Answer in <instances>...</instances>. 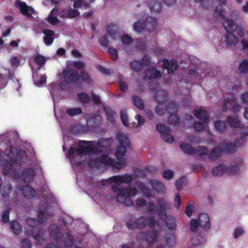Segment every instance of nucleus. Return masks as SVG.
I'll return each instance as SVG.
<instances>
[{"label":"nucleus","mask_w":248,"mask_h":248,"mask_svg":"<svg viewBox=\"0 0 248 248\" xmlns=\"http://www.w3.org/2000/svg\"><path fill=\"white\" fill-rule=\"evenodd\" d=\"M132 180V175L128 173L114 175L108 179L109 183H114L112 186V190L118 202L128 207L133 206L138 211L141 210L142 208L145 206L148 213L154 215L156 214V205L154 202H147L144 199L138 198L134 202L130 198L137 194L138 190L136 188L130 186L122 187L123 183L130 184Z\"/></svg>","instance_id":"obj_1"},{"label":"nucleus","mask_w":248,"mask_h":248,"mask_svg":"<svg viewBox=\"0 0 248 248\" xmlns=\"http://www.w3.org/2000/svg\"><path fill=\"white\" fill-rule=\"evenodd\" d=\"M117 140L120 145L117 147L115 153V156L117 161L104 155L94 159H90L88 162V165L90 167L96 168L99 166L100 163L111 166L112 167L117 169L123 168L125 165V160L124 156L127 151V149L130 148L131 144L128 137L122 132H118L117 134Z\"/></svg>","instance_id":"obj_2"},{"label":"nucleus","mask_w":248,"mask_h":248,"mask_svg":"<svg viewBox=\"0 0 248 248\" xmlns=\"http://www.w3.org/2000/svg\"><path fill=\"white\" fill-rule=\"evenodd\" d=\"M48 216V206L41 205L39 207L37 219L31 217L26 219L28 225L31 227V230L27 231V234L32 236L39 245H43L45 242L44 231L39 228V224L45 222Z\"/></svg>","instance_id":"obj_3"},{"label":"nucleus","mask_w":248,"mask_h":248,"mask_svg":"<svg viewBox=\"0 0 248 248\" xmlns=\"http://www.w3.org/2000/svg\"><path fill=\"white\" fill-rule=\"evenodd\" d=\"M10 160L4 159L1 161V165L4 167V172L5 175L8 174L9 170H12L16 165L19 166L23 165L27 160L26 153L22 150H18L10 146V150L7 154Z\"/></svg>","instance_id":"obj_4"},{"label":"nucleus","mask_w":248,"mask_h":248,"mask_svg":"<svg viewBox=\"0 0 248 248\" xmlns=\"http://www.w3.org/2000/svg\"><path fill=\"white\" fill-rule=\"evenodd\" d=\"M156 214L159 218L164 221L166 226L170 230H174L176 227L175 218L168 216L167 211L170 207V203L163 198L156 200Z\"/></svg>","instance_id":"obj_5"},{"label":"nucleus","mask_w":248,"mask_h":248,"mask_svg":"<svg viewBox=\"0 0 248 248\" xmlns=\"http://www.w3.org/2000/svg\"><path fill=\"white\" fill-rule=\"evenodd\" d=\"M156 220L154 215L151 217L141 216L135 219L133 222H126V225L130 229H143L146 226L150 228H155Z\"/></svg>","instance_id":"obj_6"},{"label":"nucleus","mask_w":248,"mask_h":248,"mask_svg":"<svg viewBox=\"0 0 248 248\" xmlns=\"http://www.w3.org/2000/svg\"><path fill=\"white\" fill-rule=\"evenodd\" d=\"M62 76L64 80L60 83V87L62 89H64L63 86L66 84H77L80 80L78 72L73 69H64L62 71Z\"/></svg>","instance_id":"obj_7"},{"label":"nucleus","mask_w":248,"mask_h":248,"mask_svg":"<svg viewBox=\"0 0 248 248\" xmlns=\"http://www.w3.org/2000/svg\"><path fill=\"white\" fill-rule=\"evenodd\" d=\"M85 140H79L78 141V148L71 147L67 153V156L72 161L73 157L74 155L78 154L79 156H83L86 155L90 154V145L83 143Z\"/></svg>","instance_id":"obj_8"},{"label":"nucleus","mask_w":248,"mask_h":248,"mask_svg":"<svg viewBox=\"0 0 248 248\" xmlns=\"http://www.w3.org/2000/svg\"><path fill=\"white\" fill-rule=\"evenodd\" d=\"M13 178L21 180L25 183H29L32 181L35 176V170L34 168H27L22 170L21 175L16 170L11 174Z\"/></svg>","instance_id":"obj_9"},{"label":"nucleus","mask_w":248,"mask_h":248,"mask_svg":"<svg viewBox=\"0 0 248 248\" xmlns=\"http://www.w3.org/2000/svg\"><path fill=\"white\" fill-rule=\"evenodd\" d=\"M245 141V137L243 136L240 139H236L234 143L222 144L220 146L221 147L223 154H231L235 152L237 147L242 146Z\"/></svg>","instance_id":"obj_10"},{"label":"nucleus","mask_w":248,"mask_h":248,"mask_svg":"<svg viewBox=\"0 0 248 248\" xmlns=\"http://www.w3.org/2000/svg\"><path fill=\"white\" fill-rule=\"evenodd\" d=\"M156 130L160 133L161 138L166 142L172 143L174 138L170 134V128L162 124H158L156 126Z\"/></svg>","instance_id":"obj_11"},{"label":"nucleus","mask_w":248,"mask_h":248,"mask_svg":"<svg viewBox=\"0 0 248 248\" xmlns=\"http://www.w3.org/2000/svg\"><path fill=\"white\" fill-rule=\"evenodd\" d=\"M64 242L62 247L58 244L55 245L54 244H49L47 245L45 248H73V246L74 242V239L73 235L70 234L68 232H66L63 234ZM75 248H82L79 246H76Z\"/></svg>","instance_id":"obj_12"},{"label":"nucleus","mask_w":248,"mask_h":248,"mask_svg":"<svg viewBox=\"0 0 248 248\" xmlns=\"http://www.w3.org/2000/svg\"><path fill=\"white\" fill-rule=\"evenodd\" d=\"M141 239L151 245L157 238L158 232L157 230L147 231L140 234Z\"/></svg>","instance_id":"obj_13"},{"label":"nucleus","mask_w":248,"mask_h":248,"mask_svg":"<svg viewBox=\"0 0 248 248\" xmlns=\"http://www.w3.org/2000/svg\"><path fill=\"white\" fill-rule=\"evenodd\" d=\"M50 236L56 241L59 243V239L62 236L61 229L60 227L55 224L50 225L48 230Z\"/></svg>","instance_id":"obj_14"},{"label":"nucleus","mask_w":248,"mask_h":248,"mask_svg":"<svg viewBox=\"0 0 248 248\" xmlns=\"http://www.w3.org/2000/svg\"><path fill=\"white\" fill-rule=\"evenodd\" d=\"M144 79H156L160 78L162 73L157 70L155 67L149 68L146 70L145 72Z\"/></svg>","instance_id":"obj_15"},{"label":"nucleus","mask_w":248,"mask_h":248,"mask_svg":"<svg viewBox=\"0 0 248 248\" xmlns=\"http://www.w3.org/2000/svg\"><path fill=\"white\" fill-rule=\"evenodd\" d=\"M198 221L201 223V227L203 230L208 231L211 227L210 218L206 214H201L199 216Z\"/></svg>","instance_id":"obj_16"},{"label":"nucleus","mask_w":248,"mask_h":248,"mask_svg":"<svg viewBox=\"0 0 248 248\" xmlns=\"http://www.w3.org/2000/svg\"><path fill=\"white\" fill-rule=\"evenodd\" d=\"M43 33L45 35L43 37L45 44L47 46L51 45L54 40L55 32L51 30L44 29Z\"/></svg>","instance_id":"obj_17"},{"label":"nucleus","mask_w":248,"mask_h":248,"mask_svg":"<svg viewBox=\"0 0 248 248\" xmlns=\"http://www.w3.org/2000/svg\"><path fill=\"white\" fill-rule=\"evenodd\" d=\"M238 41V38L233 32H228L224 36V42L228 46H235Z\"/></svg>","instance_id":"obj_18"},{"label":"nucleus","mask_w":248,"mask_h":248,"mask_svg":"<svg viewBox=\"0 0 248 248\" xmlns=\"http://www.w3.org/2000/svg\"><path fill=\"white\" fill-rule=\"evenodd\" d=\"M194 115L195 117L204 123H208L209 121L207 112L203 109L202 107L194 111Z\"/></svg>","instance_id":"obj_19"},{"label":"nucleus","mask_w":248,"mask_h":248,"mask_svg":"<svg viewBox=\"0 0 248 248\" xmlns=\"http://www.w3.org/2000/svg\"><path fill=\"white\" fill-rule=\"evenodd\" d=\"M163 64L164 68L168 70V73L169 74L173 73L178 67L175 62L166 59L163 60Z\"/></svg>","instance_id":"obj_20"},{"label":"nucleus","mask_w":248,"mask_h":248,"mask_svg":"<svg viewBox=\"0 0 248 248\" xmlns=\"http://www.w3.org/2000/svg\"><path fill=\"white\" fill-rule=\"evenodd\" d=\"M145 30L151 31L155 30L157 26V20L156 18L152 16H148L144 22Z\"/></svg>","instance_id":"obj_21"},{"label":"nucleus","mask_w":248,"mask_h":248,"mask_svg":"<svg viewBox=\"0 0 248 248\" xmlns=\"http://www.w3.org/2000/svg\"><path fill=\"white\" fill-rule=\"evenodd\" d=\"M168 96V93L162 90L157 91L154 95V98L158 105L164 104Z\"/></svg>","instance_id":"obj_22"},{"label":"nucleus","mask_w":248,"mask_h":248,"mask_svg":"<svg viewBox=\"0 0 248 248\" xmlns=\"http://www.w3.org/2000/svg\"><path fill=\"white\" fill-rule=\"evenodd\" d=\"M20 12L27 17H30L31 14L34 12V10L31 7H28L25 2H20L19 3Z\"/></svg>","instance_id":"obj_23"},{"label":"nucleus","mask_w":248,"mask_h":248,"mask_svg":"<svg viewBox=\"0 0 248 248\" xmlns=\"http://www.w3.org/2000/svg\"><path fill=\"white\" fill-rule=\"evenodd\" d=\"M223 27L228 32H233L237 29V25L231 19H227L223 23Z\"/></svg>","instance_id":"obj_24"},{"label":"nucleus","mask_w":248,"mask_h":248,"mask_svg":"<svg viewBox=\"0 0 248 248\" xmlns=\"http://www.w3.org/2000/svg\"><path fill=\"white\" fill-rule=\"evenodd\" d=\"M21 191L24 197L27 199H31L35 195L34 189L29 185L24 186L22 188Z\"/></svg>","instance_id":"obj_25"},{"label":"nucleus","mask_w":248,"mask_h":248,"mask_svg":"<svg viewBox=\"0 0 248 248\" xmlns=\"http://www.w3.org/2000/svg\"><path fill=\"white\" fill-rule=\"evenodd\" d=\"M227 170V166L223 164H219L213 168L212 173L213 176H219L222 175Z\"/></svg>","instance_id":"obj_26"},{"label":"nucleus","mask_w":248,"mask_h":248,"mask_svg":"<svg viewBox=\"0 0 248 248\" xmlns=\"http://www.w3.org/2000/svg\"><path fill=\"white\" fill-rule=\"evenodd\" d=\"M222 154L221 147L219 146V147L215 148L210 151L208 158L210 160L215 161L220 157Z\"/></svg>","instance_id":"obj_27"},{"label":"nucleus","mask_w":248,"mask_h":248,"mask_svg":"<svg viewBox=\"0 0 248 248\" xmlns=\"http://www.w3.org/2000/svg\"><path fill=\"white\" fill-rule=\"evenodd\" d=\"M226 120L230 126L234 128H240L241 127V121L237 116H228Z\"/></svg>","instance_id":"obj_28"},{"label":"nucleus","mask_w":248,"mask_h":248,"mask_svg":"<svg viewBox=\"0 0 248 248\" xmlns=\"http://www.w3.org/2000/svg\"><path fill=\"white\" fill-rule=\"evenodd\" d=\"M11 231L16 235L20 234L22 230V226L17 220H13L10 222Z\"/></svg>","instance_id":"obj_29"},{"label":"nucleus","mask_w":248,"mask_h":248,"mask_svg":"<svg viewBox=\"0 0 248 248\" xmlns=\"http://www.w3.org/2000/svg\"><path fill=\"white\" fill-rule=\"evenodd\" d=\"M215 128L220 133H223L228 129L227 124L225 122L218 120L214 123Z\"/></svg>","instance_id":"obj_30"},{"label":"nucleus","mask_w":248,"mask_h":248,"mask_svg":"<svg viewBox=\"0 0 248 248\" xmlns=\"http://www.w3.org/2000/svg\"><path fill=\"white\" fill-rule=\"evenodd\" d=\"M149 6L150 10L152 12L158 13L159 12L162 8L161 1H158L157 0H152L149 3Z\"/></svg>","instance_id":"obj_31"},{"label":"nucleus","mask_w":248,"mask_h":248,"mask_svg":"<svg viewBox=\"0 0 248 248\" xmlns=\"http://www.w3.org/2000/svg\"><path fill=\"white\" fill-rule=\"evenodd\" d=\"M181 150L185 154L192 155L195 154V148L186 143H182L180 145Z\"/></svg>","instance_id":"obj_32"},{"label":"nucleus","mask_w":248,"mask_h":248,"mask_svg":"<svg viewBox=\"0 0 248 248\" xmlns=\"http://www.w3.org/2000/svg\"><path fill=\"white\" fill-rule=\"evenodd\" d=\"M150 184L152 188L156 192H162L164 189V186L163 184L157 180H152Z\"/></svg>","instance_id":"obj_33"},{"label":"nucleus","mask_w":248,"mask_h":248,"mask_svg":"<svg viewBox=\"0 0 248 248\" xmlns=\"http://www.w3.org/2000/svg\"><path fill=\"white\" fill-rule=\"evenodd\" d=\"M107 31L111 37L115 39L118 32L117 26L113 23L109 24L107 27Z\"/></svg>","instance_id":"obj_34"},{"label":"nucleus","mask_w":248,"mask_h":248,"mask_svg":"<svg viewBox=\"0 0 248 248\" xmlns=\"http://www.w3.org/2000/svg\"><path fill=\"white\" fill-rule=\"evenodd\" d=\"M138 187L145 197H150L151 196L152 194V190L145 184L142 183H139Z\"/></svg>","instance_id":"obj_35"},{"label":"nucleus","mask_w":248,"mask_h":248,"mask_svg":"<svg viewBox=\"0 0 248 248\" xmlns=\"http://www.w3.org/2000/svg\"><path fill=\"white\" fill-rule=\"evenodd\" d=\"M179 106L176 101H170L166 106V110L169 113H177Z\"/></svg>","instance_id":"obj_36"},{"label":"nucleus","mask_w":248,"mask_h":248,"mask_svg":"<svg viewBox=\"0 0 248 248\" xmlns=\"http://www.w3.org/2000/svg\"><path fill=\"white\" fill-rule=\"evenodd\" d=\"M176 243V238L174 234H170L166 237L165 243L169 248H174Z\"/></svg>","instance_id":"obj_37"},{"label":"nucleus","mask_w":248,"mask_h":248,"mask_svg":"<svg viewBox=\"0 0 248 248\" xmlns=\"http://www.w3.org/2000/svg\"><path fill=\"white\" fill-rule=\"evenodd\" d=\"M95 0H78L74 3V7L75 8H81L83 6L89 7V4L94 1Z\"/></svg>","instance_id":"obj_38"},{"label":"nucleus","mask_w":248,"mask_h":248,"mask_svg":"<svg viewBox=\"0 0 248 248\" xmlns=\"http://www.w3.org/2000/svg\"><path fill=\"white\" fill-rule=\"evenodd\" d=\"M224 103L222 105V111L226 112L228 110V107H230L232 105L233 103H235L236 102L237 99L234 96V95L231 96V98L229 100H224Z\"/></svg>","instance_id":"obj_39"},{"label":"nucleus","mask_w":248,"mask_h":248,"mask_svg":"<svg viewBox=\"0 0 248 248\" xmlns=\"http://www.w3.org/2000/svg\"><path fill=\"white\" fill-rule=\"evenodd\" d=\"M132 101L134 105L139 109L142 110L144 108V105L142 100L137 95L132 96Z\"/></svg>","instance_id":"obj_40"},{"label":"nucleus","mask_w":248,"mask_h":248,"mask_svg":"<svg viewBox=\"0 0 248 248\" xmlns=\"http://www.w3.org/2000/svg\"><path fill=\"white\" fill-rule=\"evenodd\" d=\"M187 185V179L186 176H183L177 180L175 183V186L178 191L182 189L183 186Z\"/></svg>","instance_id":"obj_41"},{"label":"nucleus","mask_w":248,"mask_h":248,"mask_svg":"<svg viewBox=\"0 0 248 248\" xmlns=\"http://www.w3.org/2000/svg\"><path fill=\"white\" fill-rule=\"evenodd\" d=\"M129 65L131 69L136 72L140 71L143 68V63L140 61L138 60L131 62Z\"/></svg>","instance_id":"obj_42"},{"label":"nucleus","mask_w":248,"mask_h":248,"mask_svg":"<svg viewBox=\"0 0 248 248\" xmlns=\"http://www.w3.org/2000/svg\"><path fill=\"white\" fill-rule=\"evenodd\" d=\"M80 79H81L84 83L90 84L92 82V80L89 75L88 73L85 70H83L79 74Z\"/></svg>","instance_id":"obj_43"},{"label":"nucleus","mask_w":248,"mask_h":248,"mask_svg":"<svg viewBox=\"0 0 248 248\" xmlns=\"http://www.w3.org/2000/svg\"><path fill=\"white\" fill-rule=\"evenodd\" d=\"M133 28L137 32H141L145 30V23L144 22L137 21L134 23Z\"/></svg>","instance_id":"obj_44"},{"label":"nucleus","mask_w":248,"mask_h":248,"mask_svg":"<svg viewBox=\"0 0 248 248\" xmlns=\"http://www.w3.org/2000/svg\"><path fill=\"white\" fill-rule=\"evenodd\" d=\"M238 70L241 74H245L248 72V60H244L240 63Z\"/></svg>","instance_id":"obj_45"},{"label":"nucleus","mask_w":248,"mask_h":248,"mask_svg":"<svg viewBox=\"0 0 248 248\" xmlns=\"http://www.w3.org/2000/svg\"><path fill=\"white\" fill-rule=\"evenodd\" d=\"M66 113L71 116L80 114L82 113V109L80 108H69L66 111Z\"/></svg>","instance_id":"obj_46"},{"label":"nucleus","mask_w":248,"mask_h":248,"mask_svg":"<svg viewBox=\"0 0 248 248\" xmlns=\"http://www.w3.org/2000/svg\"><path fill=\"white\" fill-rule=\"evenodd\" d=\"M84 143L90 145V154L91 153L98 154L101 152V151L99 150L96 147L94 146L95 141H84Z\"/></svg>","instance_id":"obj_47"},{"label":"nucleus","mask_w":248,"mask_h":248,"mask_svg":"<svg viewBox=\"0 0 248 248\" xmlns=\"http://www.w3.org/2000/svg\"><path fill=\"white\" fill-rule=\"evenodd\" d=\"M168 121L171 124H178L180 122V119L176 114V113H170Z\"/></svg>","instance_id":"obj_48"},{"label":"nucleus","mask_w":248,"mask_h":248,"mask_svg":"<svg viewBox=\"0 0 248 248\" xmlns=\"http://www.w3.org/2000/svg\"><path fill=\"white\" fill-rule=\"evenodd\" d=\"M200 226L201 227V223L198 220L193 219L191 220L190 222V228L192 232H197Z\"/></svg>","instance_id":"obj_49"},{"label":"nucleus","mask_w":248,"mask_h":248,"mask_svg":"<svg viewBox=\"0 0 248 248\" xmlns=\"http://www.w3.org/2000/svg\"><path fill=\"white\" fill-rule=\"evenodd\" d=\"M108 52L112 61H115L118 58V53L116 49L109 47L108 49Z\"/></svg>","instance_id":"obj_50"},{"label":"nucleus","mask_w":248,"mask_h":248,"mask_svg":"<svg viewBox=\"0 0 248 248\" xmlns=\"http://www.w3.org/2000/svg\"><path fill=\"white\" fill-rule=\"evenodd\" d=\"M195 153L199 156H202L208 153V149L204 146H199L195 149Z\"/></svg>","instance_id":"obj_51"},{"label":"nucleus","mask_w":248,"mask_h":248,"mask_svg":"<svg viewBox=\"0 0 248 248\" xmlns=\"http://www.w3.org/2000/svg\"><path fill=\"white\" fill-rule=\"evenodd\" d=\"M136 45L134 47L139 50H143L145 49L146 47V44L145 41H141L140 39L135 40Z\"/></svg>","instance_id":"obj_52"},{"label":"nucleus","mask_w":248,"mask_h":248,"mask_svg":"<svg viewBox=\"0 0 248 248\" xmlns=\"http://www.w3.org/2000/svg\"><path fill=\"white\" fill-rule=\"evenodd\" d=\"M78 97L79 101L83 103H88L90 100V97L86 93H78Z\"/></svg>","instance_id":"obj_53"},{"label":"nucleus","mask_w":248,"mask_h":248,"mask_svg":"<svg viewBox=\"0 0 248 248\" xmlns=\"http://www.w3.org/2000/svg\"><path fill=\"white\" fill-rule=\"evenodd\" d=\"M202 122H194L193 123V127L195 131H201L205 127V124Z\"/></svg>","instance_id":"obj_54"},{"label":"nucleus","mask_w":248,"mask_h":248,"mask_svg":"<svg viewBox=\"0 0 248 248\" xmlns=\"http://www.w3.org/2000/svg\"><path fill=\"white\" fill-rule=\"evenodd\" d=\"M80 13L79 11L76 9H73L72 8H70L67 13V17L69 18H73L76 17H78L79 16Z\"/></svg>","instance_id":"obj_55"},{"label":"nucleus","mask_w":248,"mask_h":248,"mask_svg":"<svg viewBox=\"0 0 248 248\" xmlns=\"http://www.w3.org/2000/svg\"><path fill=\"white\" fill-rule=\"evenodd\" d=\"M193 203V202L190 201L187 203V206L186 207L185 213L188 217H190L192 215L194 208Z\"/></svg>","instance_id":"obj_56"},{"label":"nucleus","mask_w":248,"mask_h":248,"mask_svg":"<svg viewBox=\"0 0 248 248\" xmlns=\"http://www.w3.org/2000/svg\"><path fill=\"white\" fill-rule=\"evenodd\" d=\"M105 111L108 120L112 122L113 121L114 115L115 114V112L109 108H106Z\"/></svg>","instance_id":"obj_57"},{"label":"nucleus","mask_w":248,"mask_h":248,"mask_svg":"<svg viewBox=\"0 0 248 248\" xmlns=\"http://www.w3.org/2000/svg\"><path fill=\"white\" fill-rule=\"evenodd\" d=\"M121 119L123 124L126 126L128 125V116L125 109H122L121 111Z\"/></svg>","instance_id":"obj_58"},{"label":"nucleus","mask_w":248,"mask_h":248,"mask_svg":"<svg viewBox=\"0 0 248 248\" xmlns=\"http://www.w3.org/2000/svg\"><path fill=\"white\" fill-rule=\"evenodd\" d=\"M122 76H119V81L118 82L119 87L120 90L123 92H125L127 91L128 86H127V84L125 82L122 81Z\"/></svg>","instance_id":"obj_59"},{"label":"nucleus","mask_w":248,"mask_h":248,"mask_svg":"<svg viewBox=\"0 0 248 248\" xmlns=\"http://www.w3.org/2000/svg\"><path fill=\"white\" fill-rule=\"evenodd\" d=\"M239 170V165H232L230 166L229 168H227V170L226 171H227L229 174L234 175L236 174L237 172H238Z\"/></svg>","instance_id":"obj_60"},{"label":"nucleus","mask_w":248,"mask_h":248,"mask_svg":"<svg viewBox=\"0 0 248 248\" xmlns=\"http://www.w3.org/2000/svg\"><path fill=\"white\" fill-rule=\"evenodd\" d=\"M11 209L10 208L5 210L1 216L2 221L6 223L9 222V215Z\"/></svg>","instance_id":"obj_61"},{"label":"nucleus","mask_w":248,"mask_h":248,"mask_svg":"<svg viewBox=\"0 0 248 248\" xmlns=\"http://www.w3.org/2000/svg\"><path fill=\"white\" fill-rule=\"evenodd\" d=\"M195 2L200 3L201 6L204 8H207L210 5L213 4V0H194Z\"/></svg>","instance_id":"obj_62"},{"label":"nucleus","mask_w":248,"mask_h":248,"mask_svg":"<svg viewBox=\"0 0 248 248\" xmlns=\"http://www.w3.org/2000/svg\"><path fill=\"white\" fill-rule=\"evenodd\" d=\"M34 62L36 64L39 65H43L46 62V59L42 55H38L34 58Z\"/></svg>","instance_id":"obj_63"},{"label":"nucleus","mask_w":248,"mask_h":248,"mask_svg":"<svg viewBox=\"0 0 248 248\" xmlns=\"http://www.w3.org/2000/svg\"><path fill=\"white\" fill-rule=\"evenodd\" d=\"M47 21L50 24L55 25L60 22V20L56 16L49 15L47 17Z\"/></svg>","instance_id":"obj_64"}]
</instances>
